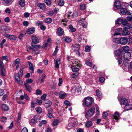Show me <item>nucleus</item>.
Returning <instances> with one entry per match:
<instances>
[{"instance_id":"f257e3e1","label":"nucleus","mask_w":132,"mask_h":132,"mask_svg":"<svg viewBox=\"0 0 132 132\" xmlns=\"http://www.w3.org/2000/svg\"><path fill=\"white\" fill-rule=\"evenodd\" d=\"M94 101L93 99L90 97H88L84 98L82 101L83 105H85L87 107L91 106Z\"/></svg>"},{"instance_id":"f03ea898","label":"nucleus","mask_w":132,"mask_h":132,"mask_svg":"<svg viewBox=\"0 0 132 132\" xmlns=\"http://www.w3.org/2000/svg\"><path fill=\"white\" fill-rule=\"evenodd\" d=\"M81 86L78 84H76L71 87V90L72 93H78L81 92Z\"/></svg>"},{"instance_id":"7ed1b4c3","label":"nucleus","mask_w":132,"mask_h":132,"mask_svg":"<svg viewBox=\"0 0 132 132\" xmlns=\"http://www.w3.org/2000/svg\"><path fill=\"white\" fill-rule=\"evenodd\" d=\"M68 122V124L67 125V127L68 129H72L76 125V122L71 119H70L69 120Z\"/></svg>"},{"instance_id":"20e7f679","label":"nucleus","mask_w":132,"mask_h":132,"mask_svg":"<svg viewBox=\"0 0 132 132\" xmlns=\"http://www.w3.org/2000/svg\"><path fill=\"white\" fill-rule=\"evenodd\" d=\"M95 108L94 107L91 108L90 110L87 111L85 114V116H88L91 117L93 115V114L95 112Z\"/></svg>"},{"instance_id":"39448f33","label":"nucleus","mask_w":132,"mask_h":132,"mask_svg":"<svg viewBox=\"0 0 132 132\" xmlns=\"http://www.w3.org/2000/svg\"><path fill=\"white\" fill-rule=\"evenodd\" d=\"M33 47V50L35 52V54H38L40 52V51L38 49V48H41V46L39 45H35L34 46L32 45Z\"/></svg>"},{"instance_id":"423d86ee","label":"nucleus","mask_w":132,"mask_h":132,"mask_svg":"<svg viewBox=\"0 0 132 132\" xmlns=\"http://www.w3.org/2000/svg\"><path fill=\"white\" fill-rule=\"evenodd\" d=\"M128 39L126 37L120 38V44L122 45L126 44L127 42Z\"/></svg>"},{"instance_id":"0eeeda50","label":"nucleus","mask_w":132,"mask_h":132,"mask_svg":"<svg viewBox=\"0 0 132 132\" xmlns=\"http://www.w3.org/2000/svg\"><path fill=\"white\" fill-rule=\"evenodd\" d=\"M45 102L44 105L46 109L50 107L52 104V102L48 99H46L45 101Z\"/></svg>"},{"instance_id":"6e6552de","label":"nucleus","mask_w":132,"mask_h":132,"mask_svg":"<svg viewBox=\"0 0 132 132\" xmlns=\"http://www.w3.org/2000/svg\"><path fill=\"white\" fill-rule=\"evenodd\" d=\"M14 76L15 79L17 81L19 84L22 85L23 84V82L22 81L20 80V78L21 77L18 76V73L14 74Z\"/></svg>"},{"instance_id":"1a4fd4ad","label":"nucleus","mask_w":132,"mask_h":132,"mask_svg":"<svg viewBox=\"0 0 132 132\" xmlns=\"http://www.w3.org/2000/svg\"><path fill=\"white\" fill-rule=\"evenodd\" d=\"M14 76L15 79L17 81L19 84L22 85L23 84V82L22 81L20 80V78L21 77L18 76V73L14 74Z\"/></svg>"},{"instance_id":"9d476101","label":"nucleus","mask_w":132,"mask_h":132,"mask_svg":"<svg viewBox=\"0 0 132 132\" xmlns=\"http://www.w3.org/2000/svg\"><path fill=\"white\" fill-rule=\"evenodd\" d=\"M131 54L130 52H126L124 53L123 57L124 58V59H126L127 61H128V60H129L130 58Z\"/></svg>"},{"instance_id":"9b49d317","label":"nucleus","mask_w":132,"mask_h":132,"mask_svg":"<svg viewBox=\"0 0 132 132\" xmlns=\"http://www.w3.org/2000/svg\"><path fill=\"white\" fill-rule=\"evenodd\" d=\"M80 48V46L77 44H76L73 45L72 50L74 51H79Z\"/></svg>"},{"instance_id":"f8f14e48","label":"nucleus","mask_w":132,"mask_h":132,"mask_svg":"<svg viewBox=\"0 0 132 132\" xmlns=\"http://www.w3.org/2000/svg\"><path fill=\"white\" fill-rule=\"evenodd\" d=\"M129 101L126 98H123L121 100L120 103L122 107V105H126L128 104Z\"/></svg>"},{"instance_id":"ddd939ff","label":"nucleus","mask_w":132,"mask_h":132,"mask_svg":"<svg viewBox=\"0 0 132 132\" xmlns=\"http://www.w3.org/2000/svg\"><path fill=\"white\" fill-rule=\"evenodd\" d=\"M114 5L117 9H119L122 7H121L120 2L118 0L114 2Z\"/></svg>"},{"instance_id":"4468645a","label":"nucleus","mask_w":132,"mask_h":132,"mask_svg":"<svg viewBox=\"0 0 132 132\" xmlns=\"http://www.w3.org/2000/svg\"><path fill=\"white\" fill-rule=\"evenodd\" d=\"M120 13L122 15H124L126 14L127 10L125 6H123L120 9Z\"/></svg>"},{"instance_id":"2eb2a0df","label":"nucleus","mask_w":132,"mask_h":132,"mask_svg":"<svg viewBox=\"0 0 132 132\" xmlns=\"http://www.w3.org/2000/svg\"><path fill=\"white\" fill-rule=\"evenodd\" d=\"M132 109V104H128L125 105L124 106V109L125 111L128 110H131Z\"/></svg>"},{"instance_id":"dca6fc26","label":"nucleus","mask_w":132,"mask_h":132,"mask_svg":"<svg viewBox=\"0 0 132 132\" xmlns=\"http://www.w3.org/2000/svg\"><path fill=\"white\" fill-rule=\"evenodd\" d=\"M64 33V31L62 28L59 27L58 28L57 31V33L58 35L59 36L62 35Z\"/></svg>"},{"instance_id":"f3484780","label":"nucleus","mask_w":132,"mask_h":132,"mask_svg":"<svg viewBox=\"0 0 132 132\" xmlns=\"http://www.w3.org/2000/svg\"><path fill=\"white\" fill-rule=\"evenodd\" d=\"M32 42L35 44H37L39 42L38 38L35 36H32Z\"/></svg>"},{"instance_id":"a211bd4d","label":"nucleus","mask_w":132,"mask_h":132,"mask_svg":"<svg viewBox=\"0 0 132 132\" xmlns=\"http://www.w3.org/2000/svg\"><path fill=\"white\" fill-rule=\"evenodd\" d=\"M66 94L63 91L60 92L59 94V97L61 99H64L66 96Z\"/></svg>"},{"instance_id":"6ab92c4d","label":"nucleus","mask_w":132,"mask_h":132,"mask_svg":"<svg viewBox=\"0 0 132 132\" xmlns=\"http://www.w3.org/2000/svg\"><path fill=\"white\" fill-rule=\"evenodd\" d=\"M35 31L34 28H31L28 29L27 31V33L28 34L30 35L33 33Z\"/></svg>"},{"instance_id":"aec40b11","label":"nucleus","mask_w":132,"mask_h":132,"mask_svg":"<svg viewBox=\"0 0 132 132\" xmlns=\"http://www.w3.org/2000/svg\"><path fill=\"white\" fill-rule=\"evenodd\" d=\"M2 109L4 111H7L9 110L8 106L5 104H2L1 106Z\"/></svg>"},{"instance_id":"412c9836","label":"nucleus","mask_w":132,"mask_h":132,"mask_svg":"<svg viewBox=\"0 0 132 132\" xmlns=\"http://www.w3.org/2000/svg\"><path fill=\"white\" fill-rule=\"evenodd\" d=\"M37 6L43 10L46 7L45 4L43 3H39L37 5Z\"/></svg>"},{"instance_id":"4be33fe9","label":"nucleus","mask_w":132,"mask_h":132,"mask_svg":"<svg viewBox=\"0 0 132 132\" xmlns=\"http://www.w3.org/2000/svg\"><path fill=\"white\" fill-rule=\"evenodd\" d=\"M55 62V67L56 68H59V65L60 63V62L59 59L57 60V59H55L54 60Z\"/></svg>"},{"instance_id":"5701e85b","label":"nucleus","mask_w":132,"mask_h":132,"mask_svg":"<svg viewBox=\"0 0 132 132\" xmlns=\"http://www.w3.org/2000/svg\"><path fill=\"white\" fill-rule=\"evenodd\" d=\"M117 31V32H116L114 34V36L117 35H121V32L122 30V28H120L118 29H116Z\"/></svg>"},{"instance_id":"b1692460","label":"nucleus","mask_w":132,"mask_h":132,"mask_svg":"<svg viewBox=\"0 0 132 132\" xmlns=\"http://www.w3.org/2000/svg\"><path fill=\"white\" fill-rule=\"evenodd\" d=\"M122 52L121 50L120 49L117 50L114 52V54L116 55H121L122 54Z\"/></svg>"},{"instance_id":"393cba45","label":"nucleus","mask_w":132,"mask_h":132,"mask_svg":"<svg viewBox=\"0 0 132 132\" xmlns=\"http://www.w3.org/2000/svg\"><path fill=\"white\" fill-rule=\"evenodd\" d=\"M19 4L22 7H23L25 6V0H20L19 2Z\"/></svg>"},{"instance_id":"a878e982","label":"nucleus","mask_w":132,"mask_h":132,"mask_svg":"<svg viewBox=\"0 0 132 132\" xmlns=\"http://www.w3.org/2000/svg\"><path fill=\"white\" fill-rule=\"evenodd\" d=\"M24 85L27 90L29 92L31 91V88L29 85L27 83H24Z\"/></svg>"},{"instance_id":"bb28decb","label":"nucleus","mask_w":132,"mask_h":132,"mask_svg":"<svg viewBox=\"0 0 132 132\" xmlns=\"http://www.w3.org/2000/svg\"><path fill=\"white\" fill-rule=\"evenodd\" d=\"M33 118L37 122L39 121L41 119L40 116L39 115H36Z\"/></svg>"},{"instance_id":"cd10ccee","label":"nucleus","mask_w":132,"mask_h":132,"mask_svg":"<svg viewBox=\"0 0 132 132\" xmlns=\"http://www.w3.org/2000/svg\"><path fill=\"white\" fill-rule=\"evenodd\" d=\"M72 69L73 71L76 72L78 71L79 70V68L78 66H73L72 67Z\"/></svg>"},{"instance_id":"c85d7f7f","label":"nucleus","mask_w":132,"mask_h":132,"mask_svg":"<svg viewBox=\"0 0 132 132\" xmlns=\"http://www.w3.org/2000/svg\"><path fill=\"white\" fill-rule=\"evenodd\" d=\"M20 60L19 58L17 59L15 61V65L16 66V68H18L20 64Z\"/></svg>"},{"instance_id":"c756f323","label":"nucleus","mask_w":132,"mask_h":132,"mask_svg":"<svg viewBox=\"0 0 132 132\" xmlns=\"http://www.w3.org/2000/svg\"><path fill=\"white\" fill-rule=\"evenodd\" d=\"M59 122V121L58 119H55L52 122V125L53 126H56L58 125Z\"/></svg>"},{"instance_id":"7c9ffc66","label":"nucleus","mask_w":132,"mask_h":132,"mask_svg":"<svg viewBox=\"0 0 132 132\" xmlns=\"http://www.w3.org/2000/svg\"><path fill=\"white\" fill-rule=\"evenodd\" d=\"M35 110L38 113L40 114L42 111V108L39 107H36L35 108Z\"/></svg>"},{"instance_id":"2f4dec72","label":"nucleus","mask_w":132,"mask_h":132,"mask_svg":"<svg viewBox=\"0 0 132 132\" xmlns=\"http://www.w3.org/2000/svg\"><path fill=\"white\" fill-rule=\"evenodd\" d=\"M96 94L98 97L100 98L102 96V93L99 90H97L96 91Z\"/></svg>"},{"instance_id":"473e14b6","label":"nucleus","mask_w":132,"mask_h":132,"mask_svg":"<svg viewBox=\"0 0 132 132\" xmlns=\"http://www.w3.org/2000/svg\"><path fill=\"white\" fill-rule=\"evenodd\" d=\"M129 49V47L127 46H125L122 48L121 50L122 51L126 52L128 51Z\"/></svg>"},{"instance_id":"72a5a7b5","label":"nucleus","mask_w":132,"mask_h":132,"mask_svg":"<svg viewBox=\"0 0 132 132\" xmlns=\"http://www.w3.org/2000/svg\"><path fill=\"white\" fill-rule=\"evenodd\" d=\"M8 38L10 39L15 40L16 39V37L15 35H9Z\"/></svg>"},{"instance_id":"f704fd0d","label":"nucleus","mask_w":132,"mask_h":132,"mask_svg":"<svg viewBox=\"0 0 132 132\" xmlns=\"http://www.w3.org/2000/svg\"><path fill=\"white\" fill-rule=\"evenodd\" d=\"M119 114L118 112H115V113L113 115V117L116 120L119 119Z\"/></svg>"},{"instance_id":"c9c22d12","label":"nucleus","mask_w":132,"mask_h":132,"mask_svg":"<svg viewBox=\"0 0 132 132\" xmlns=\"http://www.w3.org/2000/svg\"><path fill=\"white\" fill-rule=\"evenodd\" d=\"M122 19L118 18L116 21L117 24H120L122 23Z\"/></svg>"},{"instance_id":"e433bc0d","label":"nucleus","mask_w":132,"mask_h":132,"mask_svg":"<svg viewBox=\"0 0 132 132\" xmlns=\"http://www.w3.org/2000/svg\"><path fill=\"white\" fill-rule=\"evenodd\" d=\"M92 124V123L91 121H88L86 123L85 126L87 127L88 128L91 126Z\"/></svg>"},{"instance_id":"4c0bfd02","label":"nucleus","mask_w":132,"mask_h":132,"mask_svg":"<svg viewBox=\"0 0 132 132\" xmlns=\"http://www.w3.org/2000/svg\"><path fill=\"white\" fill-rule=\"evenodd\" d=\"M34 80L33 79L31 78H29L26 80V82L25 83L31 84L33 81Z\"/></svg>"},{"instance_id":"58836bf2","label":"nucleus","mask_w":132,"mask_h":132,"mask_svg":"<svg viewBox=\"0 0 132 132\" xmlns=\"http://www.w3.org/2000/svg\"><path fill=\"white\" fill-rule=\"evenodd\" d=\"M130 32L127 29H125V30L122 32V34L123 35H126L130 34Z\"/></svg>"},{"instance_id":"ea45409f","label":"nucleus","mask_w":132,"mask_h":132,"mask_svg":"<svg viewBox=\"0 0 132 132\" xmlns=\"http://www.w3.org/2000/svg\"><path fill=\"white\" fill-rule=\"evenodd\" d=\"M64 4V0H59L58 4L60 6H63Z\"/></svg>"},{"instance_id":"a19ab883","label":"nucleus","mask_w":132,"mask_h":132,"mask_svg":"<svg viewBox=\"0 0 132 132\" xmlns=\"http://www.w3.org/2000/svg\"><path fill=\"white\" fill-rule=\"evenodd\" d=\"M45 22L47 23H51L52 21V19L50 18H46L45 20Z\"/></svg>"},{"instance_id":"79ce46f5","label":"nucleus","mask_w":132,"mask_h":132,"mask_svg":"<svg viewBox=\"0 0 132 132\" xmlns=\"http://www.w3.org/2000/svg\"><path fill=\"white\" fill-rule=\"evenodd\" d=\"M124 29H130L131 28V25L129 23H127L124 26Z\"/></svg>"},{"instance_id":"37998d69","label":"nucleus","mask_w":132,"mask_h":132,"mask_svg":"<svg viewBox=\"0 0 132 132\" xmlns=\"http://www.w3.org/2000/svg\"><path fill=\"white\" fill-rule=\"evenodd\" d=\"M69 28L71 31L72 32H74L76 31V29L75 28H73L72 25H69Z\"/></svg>"},{"instance_id":"c03bdc74","label":"nucleus","mask_w":132,"mask_h":132,"mask_svg":"<svg viewBox=\"0 0 132 132\" xmlns=\"http://www.w3.org/2000/svg\"><path fill=\"white\" fill-rule=\"evenodd\" d=\"M129 60H128V61H127L126 59H124L123 64V65L124 67H125L127 65L129 64Z\"/></svg>"},{"instance_id":"a18cd8bd","label":"nucleus","mask_w":132,"mask_h":132,"mask_svg":"<svg viewBox=\"0 0 132 132\" xmlns=\"http://www.w3.org/2000/svg\"><path fill=\"white\" fill-rule=\"evenodd\" d=\"M12 0H3L4 2L6 3V5H10L12 3Z\"/></svg>"},{"instance_id":"49530a36","label":"nucleus","mask_w":132,"mask_h":132,"mask_svg":"<svg viewBox=\"0 0 132 132\" xmlns=\"http://www.w3.org/2000/svg\"><path fill=\"white\" fill-rule=\"evenodd\" d=\"M8 59V57L6 56H3L2 57H0V60L2 61L6 60V61H7Z\"/></svg>"},{"instance_id":"de8ad7c7","label":"nucleus","mask_w":132,"mask_h":132,"mask_svg":"<svg viewBox=\"0 0 132 132\" xmlns=\"http://www.w3.org/2000/svg\"><path fill=\"white\" fill-rule=\"evenodd\" d=\"M82 26L84 28H86L87 26V23L86 21L84 20L83 21V22L82 23Z\"/></svg>"},{"instance_id":"09e8293b","label":"nucleus","mask_w":132,"mask_h":132,"mask_svg":"<svg viewBox=\"0 0 132 132\" xmlns=\"http://www.w3.org/2000/svg\"><path fill=\"white\" fill-rule=\"evenodd\" d=\"M113 40L116 43L120 44V38H114L113 39Z\"/></svg>"},{"instance_id":"8fccbe9b","label":"nucleus","mask_w":132,"mask_h":132,"mask_svg":"<svg viewBox=\"0 0 132 132\" xmlns=\"http://www.w3.org/2000/svg\"><path fill=\"white\" fill-rule=\"evenodd\" d=\"M80 8L82 10H84L85 8V5L84 4L81 3L80 4Z\"/></svg>"},{"instance_id":"3c124183","label":"nucleus","mask_w":132,"mask_h":132,"mask_svg":"<svg viewBox=\"0 0 132 132\" xmlns=\"http://www.w3.org/2000/svg\"><path fill=\"white\" fill-rule=\"evenodd\" d=\"M36 122H37L33 118L30 121V123L31 124H35Z\"/></svg>"},{"instance_id":"603ef678","label":"nucleus","mask_w":132,"mask_h":132,"mask_svg":"<svg viewBox=\"0 0 132 132\" xmlns=\"http://www.w3.org/2000/svg\"><path fill=\"white\" fill-rule=\"evenodd\" d=\"M36 94L37 95H39L42 94V92L41 90L38 89L36 90Z\"/></svg>"},{"instance_id":"864d4df0","label":"nucleus","mask_w":132,"mask_h":132,"mask_svg":"<svg viewBox=\"0 0 132 132\" xmlns=\"http://www.w3.org/2000/svg\"><path fill=\"white\" fill-rule=\"evenodd\" d=\"M122 24L123 26H124L128 23L127 20L125 19H122Z\"/></svg>"},{"instance_id":"5fc2aeb1","label":"nucleus","mask_w":132,"mask_h":132,"mask_svg":"<svg viewBox=\"0 0 132 132\" xmlns=\"http://www.w3.org/2000/svg\"><path fill=\"white\" fill-rule=\"evenodd\" d=\"M85 51L86 52H89L90 50V48L88 46H86L85 47Z\"/></svg>"},{"instance_id":"6e6d98bb","label":"nucleus","mask_w":132,"mask_h":132,"mask_svg":"<svg viewBox=\"0 0 132 132\" xmlns=\"http://www.w3.org/2000/svg\"><path fill=\"white\" fill-rule=\"evenodd\" d=\"M29 66L30 67L29 69L30 70L32 71H34V69L33 66V64L32 63H30L29 64Z\"/></svg>"},{"instance_id":"4d7b16f0","label":"nucleus","mask_w":132,"mask_h":132,"mask_svg":"<svg viewBox=\"0 0 132 132\" xmlns=\"http://www.w3.org/2000/svg\"><path fill=\"white\" fill-rule=\"evenodd\" d=\"M1 75L3 76H5V69H1Z\"/></svg>"},{"instance_id":"13d9d810","label":"nucleus","mask_w":132,"mask_h":132,"mask_svg":"<svg viewBox=\"0 0 132 132\" xmlns=\"http://www.w3.org/2000/svg\"><path fill=\"white\" fill-rule=\"evenodd\" d=\"M23 72L22 69H21L18 72V76L21 77L23 75Z\"/></svg>"},{"instance_id":"bf43d9fd","label":"nucleus","mask_w":132,"mask_h":132,"mask_svg":"<svg viewBox=\"0 0 132 132\" xmlns=\"http://www.w3.org/2000/svg\"><path fill=\"white\" fill-rule=\"evenodd\" d=\"M64 103L67 106H69L71 105L70 102L67 100L65 101Z\"/></svg>"},{"instance_id":"052dcab7","label":"nucleus","mask_w":132,"mask_h":132,"mask_svg":"<svg viewBox=\"0 0 132 132\" xmlns=\"http://www.w3.org/2000/svg\"><path fill=\"white\" fill-rule=\"evenodd\" d=\"M67 21L68 20L66 19H63L62 20V22L63 23L62 24H63L64 26H66L67 24L66 22H67Z\"/></svg>"},{"instance_id":"680f3d73","label":"nucleus","mask_w":132,"mask_h":132,"mask_svg":"<svg viewBox=\"0 0 132 132\" xmlns=\"http://www.w3.org/2000/svg\"><path fill=\"white\" fill-rule=\"evenodd\" d=\"M1 121L3 122H5L7 120V119L5 117L3 116L1 119Z\"/></svg>"},{"instance_id":"e2e57ef3","label":"nucleus","mask_w":132,"mask_h":132,"mask_svg":"<svg viewBox=\"0 0 132 132\" xmlns=\"http://www.w3.org/2000/svg\"><path fill=\"white\" fill-rule=\"evenodd\" d=\"M64 40L66 42L68 43L70 42L71 41V38L69 37H66L64 39Z\"/></svg>"},{"instance_id":"0e129e2a","label":"nucleus","mask_w":132,"mask_h":132,"mask_svg":"<svg viewBox=\"0 0 132 132\" xmlns=\"http://www.w3.org/2000/svg\"><path fill=\"white\" fill-rule=\"evenodd\" d=\"M108 116V113L106 112H104L103 113V117L105 119H106Z\"/></svg>"},{"instance_id":"69168bd1","label":"nucleus","mask_w":132,"mask_h":132,"mask_svg":"<svg viewBox=\"0 0 132 132\" xmlns=\"http://www.w3.org/2000/svg\"><path fill=\"white\" fill-rule=\"evenodd\" d=\"M44 1L46 4L48 5H50L51 4V2L50 0H44Z\"/></svg>"},{"instance_id":"338daca9","label":"nucleus","mask_w":132,"mask_h":132,"mask_svg":"<svg viewBox=\"0 0 132 132\" xmlns=\"http://www.w3.org/2000/svg\"><path fill=\"white\" fill-rule=\"evenodd\" d=\"M5 12L6 13H7L8 14H10L11 13L10 10L9 8H7L5 10Z\"/></svg>"},{"instance_id":"774afa93","label":"nucleus","mask_w":132,"mask_h":132,"mask_svg":"<svg viewBox=\"0 0 132 132\" xmlns=\"http://www.w3.org/2000/svg\"><path fill=\"white\" fill-rule=\"evenodd\" d=\"M40 28L42 30L44 31L46 29V26L42 24Z\"/></svg>"}]
</instances>
